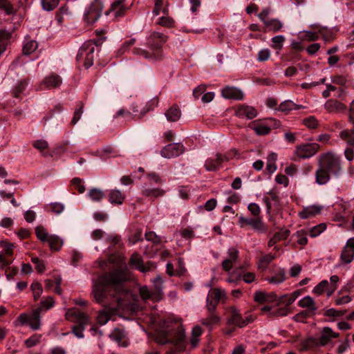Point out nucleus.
Segmentation results:
<instances>
[{
    "mask_svg": "<svg viewBox=\"0 0 354 354\" xmlns=\"http://www.w3.org/2000/svg\"><path fill=\"white\" fill-rule=\"evenodd\" d=\"M131 274L127 267L118 268L100 274L93 281L91 295L95 301L104 304L109 296L119 302L118 295L124 292V283L131 279Z\"/></svg>",
    "mask_w": 354,
    "mask_h": 354,
    "instance_id": "obj_1",
    "label": "nucleus"
},
{
    "mask_svg": "<svg viewBox=\"0 0 354 354\" xmlns=\"http://www.w3.org/2000/svg\"><path fill=\"white\" fill-rule=\"evenodd\" d=\"M318 165L322 166L330 173L335 175L338 174L342 169L340 157L331 152L321 154L319 158Z\"/></svg>",
    "mask_w": 354,
    "mask_h": 354,
    "instance_id": "obj_2",
    "label": "nucleus"
},
{
    "mask_svg": "<svg viewBox=\"0 0 354 354\" xmlns=\"http://www.w3.org/2000/svg\"><path fill=\"white\" fill-rule=\"evenodd\" d=\"M168 36L162 32H152L148 37L147 45L153 53L160 54V59L163 57L162 47L167 41Z\"/></svg>",
    "mask_w": 354,
    "mask_h": 354,
    "instance_id": "obj_3",
    "label": "nucleus"
},
{
    "mask_svg": "<svg viewBox=\"0 0 354 354\" xmlns=\"http://www.w3.org/2000/svg\"><path fill=\"white\" fill-rule=\"evenodd\" d=\"M129 265L143 273L151 271L156 268V264L152 261H149L144 263L142 257L138 252L132 254L129 260Z\"/></svg>",
    "mask_w": 354,
    "mask_h": 354,
    "instance_id": "obj_4",
    "label": "nucleus"
},
{
    "mask_svg": "<svg viewBox=\"0 0 354 354\" xmlns=\"http://www.w3.org/2000/svg\"><path fill=\"white\" fill-rule=\"evenodd\" d=\"M319 149L320 146L317 143H307L297 146L295 153L299 158L305 159L313 156Z\"/></svg>",
    "mask_w": 354,
    "mask_h": 354,
    "instance_id": "obj_5",
    "label": "nucleus"
},
{
    "mask_svg": "<svg viewBox=\"0 0 354 354\" xmlns=\"http://www.w3.org/2000/svg\"><path fill=\"white\" fill-rule=\"evenodd\" d=\"M65 317L67 320L76 323L77 325L86 326L89 323L88 315L75 308L68 309Z\"/></svg>",
    "mask_w": 354,
    "mask_h": 354,
    "instance_id": "obj_6",
    "label": "nucleus"
},
{
    "mask_svg": "<svg viewBox=\"0 0 354 354\" xmlns=\"http://www.w3.org/2000/svg\"><path fill=\"white\" fill-rule=\"evenodd\" d=\"M239 223L241 227L251 226L254 230L260 232H266L267 231V227L260 217L247 218L241 216L239 218Z\"/></svg>",
    "mask_w": 354,
    "mask_h": 354,
    "instance_id": "obj_7",
    "label": "nucleus"
},
{
    "mask_svg": "<svg viewBox=\"0 0 354 354\" xmlns=\"http://www.w3.org/2000/svg\"><path fill=\"white\" fill-rule=\"evenodd\" d=\"M185 147L181 143H170L164 147L160 151L163 158H172L183 154Z\"/></svg>",
    "mask_w": 354,
    "mask_h": 354,
    "instance_id": "obj_8",
    "label": "nucleus"
},
{
    "mask_svg": "<svg viewBox=\"0 0 354 354\" xmlns=\"http://www.w3.org/2000/svg\"><path fill=\"white\" fill-rule=\"evenodd\" d=\"M324 109L328 113H342L347 110V106L336 99H330L325 102Z\"/></svg>",
    "mask_w": 354,
    "mask_h": 354,
    "instance_id": "obj_9",
    "label": "nucleus"
},
{
    "mask_svg": "<svg viewBox=\"0 0 354 354\" xmlns=\"http://www.w3.org/2000/svg\"><path fill=\"white\" fill-rule=\"evenodd\" d=\"M228 312L230 313V316L227 319V324L228 325H234L239 328L244 327L243 317L235 306H230Z\"/></svg>",
    "mask_w": 354,
    "mask_h": 354,
    "instance_id": "obj_10",
    "label": "nucleus"
},
{
    "mask_svg": "<svg viewBox=\"0 0 354 354\" xmlns=\"http://www.w3.org/2000/svg\"><path fill=\"white\" fill-rule=\"evenodd\" d=\"M340 259L345 264L350 263L354 259V238L349 239L344 247Z\"/></svg>",
    "mask_w": 354,
    "mask_h": 354,
    "instance_id": "obj_11",
    "label": "nucleus"
},
{
    "mask_svg": "<svg viewBox=\"0 0 354 354\" xmlns=\"http://www.w3.org/2000/svg\"><path fill=\"white\" fill-rule=\"evenodd\" d=\"M102 8L98 3H93L84 15V19L88 24L95 23L101 16Z\"/></svg>",
    "mask_w": 354,
    "mask_h": 354,
    "instance_id": "obj_12",
    "label": "nucleus"
},
{
    "mask_svg": "<svg viewBox=\"0 0 354 354\" xmlns=\"http://www.w3.org/2000/svg\"><path fill=\"white\" fill-rule=\"evenodd\" d=\"M235 115L239 118H246L251 120L257 116V111L252 106L241 104L236 106Z\"/></svg>",
    "mask_w": 354,
    "mask_h": 354,
    "instance_id": "obj_13",
    "label": "nucleus"
},
{
    "mask_svg": "<svg viewBox=\"0 0 354 354\" xmlns=\"http://www.w3.org/2000/svg\"><path fill=\"white\" fill-rule=\"evenodd\" d=\"M221 94L226 99L241 100L243 98V92L234 86H227L221 91Z\"/></svg>",
    "mask_w": 354,
    "mask_h": 354,
    "instance_id": "obj_14",
    "label": "nucleus"
},
{
    "mask_svg": "<svg viewBox=\"0 0 354 354\" xmlns=\"http://www.w3.org/2000/svg\"><path fill=\"white\" fill-rule=\"evenodd\" d=\"M228 161V158L221 153H216L215 159L206 160L205 167L207 171H216L220 168L223 162Z\"/></svg>",
    "mask_w": 354,
    "mask_h": 354,
    "instance_id": "obj_15",
    "label": "nucleus"
},
{
    "mask_svg": "<svg viewBox=\"0 0 354 354\" xmlns=\"http://www.w3.org/2000/svg\"><path fill=\"white\" fill-rule=\"evenodd\" d=\"M277 299V295L274 292H265L263 291H257L254 295V300L259 304L272 303Z\"/></svg>",
    "mask_w": 354,
    "mask_h": 354,
    "instance_id": "obj_16",
    "label": "nucleus"
},
{
    "mask_svg": "<svg viewBox=\"0 0 354 354\" xmlns=\"http://www.w3.org/2000/svg\"><path fill=\"white\" fill-rule=\"evenodd\" d=\"M339 336L338 333H335L330 327L323 328L321 332V336L319 339L320 346H326L328 344L332 338H337Z\"/></svg>",
    "mask_w": 354,
    "mask_h": 354,
    "instance_id": "obj_17",
    "label": "nucleus"
},
{
    "mask_svg": "<svg viewBox=\"0 0 354 354\" xmlns=\"http://www.w3.org/2000/svg\"><path fill=\"white\" fill-rule=\"evenodd\" d=\"M117 312V308L106 307L103 310H100L97 320L99 324H106Z\"/></svg>",
    "mask_w": 354,
    "mask_h": 354,
    "instance_id": "obj_18",
    "label": "nucleus"
},
{
    "mask_svg": "<svg viewBox=\"0 0 354 354\" xmlns=\"http://www.w3.org/2000/svg\"><path fill=\"white\" fill-rule=\"evenodd\" d=\"M320 346L319 339L315 337H308L301 341L299 351L300 352L313 350Z\"/></svg>",
    "mask_w": 354,
    "mask_h": 354,
    "instance_id": "obj_19",
    "label": "nucleus"
},
{
    "mask_svg": "<svg viewBox=\"0 0 354 354\" xmlns=\"http://www.w3.org/2000/svg\"><path fill=\"white\" fill-rule=\"evenodd\" d=\"M330 178V172L322 166H319L315 172L316 183L319 185H325L329 181Z\"/></svg>",
    "mask_w": 354,
    "mask_h": 354,
    "instance_id": "obj_20",
    "label": "nucleus"
},
{
    "mask_svg": "<svg viewBox=\"0 0 354 354\" xmlns=\"http://www.w3.org/2000/svg\"><path fill=\"white\" fill-rule=\"evenodd\" d=\"M322 207L318 205H311L304 207L299 212V216L303 219H306L320 213Z\"/></svg>",
    "mask_w": 354,
    "mask_h": 354,
    "instance_id": "obj_21",
    "label": "nucleus"
},
{
    "mask_svg": "<svg viewBox=\"0 0 354 354\" xmlns=\"http://www.w3.org/2000/svg\"><path fill=\"white\" fill-rule=\"evenodd\" d=\"M127 8L122 0L114 1L111 6L110 12L113 13L115 17L124 16Z\"/></svg>",
    "mask_w": 354,
    "mask_h": 354,
    "instance_id": "obj_22",
    "label": "nucleus"
},
{
    "mask_svg": "<svg viewBox=\"0 0 354 354\" xmlns=\"http://www.w3.org/2000/svg\"><path fill=\"white\" fill-rule=\"evenodd\" d=\"M290 233V232L289 230H281V231L274 233L273 236L268 241V247H272L277 243L286 240L289 236Z\"/></svg>",
    "mask_w": 354,
    "mask_h": 354,
    "instance_id": "obj_23",
    "label": "nucleus"
},
{
    "mask_svg": "<svg viewBox=\"0 0 354 354\" xmlns=\"http://www.w3.org/2000/svg\"><path fill=\"white\" fill-rule=\"evenodd\" d=\"M201 324L207 327L209 330L215 325H218L221 322V317L216 313H209L207 317L202 319Z\"/></svg>",
    "mask_w": 354,
    "mask_h": 354,
    "instance_id": "obj_24",
    "label": "nucleus"
},
{
    "mask_svg": "<svg viewBox=\"0 0 354 354\" xmlns=\"http://www.w3.org/2000/svg\"><path fill=\"white\" fill-rule=\"evenodd\" d=\"M94 52V47L91 46V48L87 47L85 48L83 46L80 50V55H84L86 54V58L84 62V66L86 68H89L93 64V53Z\"/></svg>",
    "mask_w": 354,
    "mask_h": 354,
    "instance_id": "obj_25",
    "label": "nucleus"
},
{
    "mask_svg": "<svg viewBox=\"0 0 354 354\" xmlns=\"http://www.w3.org/2000/svg\"><path fill=\"white\" fill-rule=\"evenodd\" d=\"M264 25V32L272 31L273 32H276L279 31L283 27V24L277 19H268V21H265Z\"/></svg>",
    "mask_w": 354,
    "mask_h": 354,
    "instance_id": "obj_26",
    "label": "nucleus"
},
{
    "mask_svg": "<svg viewBox=\"0 0 354 354\" xmlns=\"http://www.w3.org/2000/svg\"><path fill=\"white\" fill-rule=\"evenodd\" d=\"M339 137L348 145L354 147V124L351 129H344L339 133Z\"/></svg>",
    "mask_w": 354,
    "mask_h": 354,
    "instance_id": "obj_27",
    "label": "nucleus"
},
{
    "mask_svg": "<svg viewBox=\"0 0 354 354\" xmlns=\"http://www.w3.org/2000/svg\"><path fill=\"white\" fill-rule=\"evenodd\" d=\"M181 112L177 105L171 106L166 112L165 116L169 122H176L180 118Z\"/></svg>",
    "mask_w": 354,
    "mask_h": 354,
    "instance_id": "obj_28",
    "label": "nucleus"
},
{
    "mask_svg": "<svg viewBox=\"0 0 354 354\" xmlns=\"http://www.w3.org/2000/svg\"><path fill=\"white\" fill-rule=\"evenodd\" d=\"M40 315V309H34L32 310L28 324L34 330H38L41 326Z\"/></svg>",
    "mask_w": 354,
    "mask_h": 354,
    "instance_id": "obj_29",
    "label": "nucleus"
},
{
    "mask_svg": "<svg viewBox=\"0 0 354 354\" xmlns=\"http://www.w3.org/2000/svg\"><path fill=\"white\" fill-rule=\"evenodd\" d=\"M133 52L135 55L142 56L145 59H155V60L160 59V54L153 53V52H152V51L149 52L145 49H142L140 48H133Z\"/></svg>",
    "mask_w": 354,
    "mask_h": 354,
    "instance_id": "obj_30",
    "label": "nucleus"
},
{
    "mask_svg": "<svg viewBox=\"0 0 354 354\" xmlns=\"http://www.w3.org/2000/svg\"><path fill=\"white\" fill-rule=\"evenodd\" d=\"M303 108L304 106L302 105H297L291 100H286L279 104L278 110L287 113L290 111L298 110Z\"/></svg>",
    "mask_w": 354,
    "mask_h": 354,
    "instance_id": "obj_31",
    "label": "nucleus"
},
{
    "mask_svg": "<svg viewBox=\"0 0 354 354\" xmlns=\"http://www.w3.org/2000/svg\"><path fill=\"white\" fill-rule=\"evenodd\" d=\"M125 195L119 190H112L109 193V201L112 204L121 205L124 201Z\"/></svg>",
    "mask_w": 354,
    "mask_h": 354,
    "instance_id": "obj_32",
    "label": "nucleus"
},
{
    "mask_svg": "<svg viewBox=\"0 0 354 354\" xmlns=\"http://www.w3.org/2000/svg\"><path fill=\"white\" fill-rule=\"evenodd\" d=\"M298 304L301 308H308L310 312H315L317 309L313 299L310 296H306L299 300Z\"/></svg>",
    "mask_w": 354,
    "mask_h": 354,
    "instance_id": "obj_33",
    "label": "nucleus"
},
{
    "mask_svg": "<svg viewBox=\"0 0 354 354\" xmlns=\"http://www.w3.org/2000/svg\"><path fill=\"white\" fill-rule=\"evenodd\" d=\"M126 257L124 254L116 252L109 254L108 257V261L115 266H120L124 263Z\"/></svg>",
    "mask_w": 354,
    "mask_h": 354,
    "instance_id": "obj_34",
    "label": "nucleus"
},
{
    "mask_svg": "<svg viewBox=\"0 0 354 354\" xmlns=\"http://www.w3.org/2000/svg\"><path fill=\"white\" fill-rule=\"evenodd\" d=\"M61 79L58 75H50L47 77L43 84L44 85L48 88H55L61 84Z\"/></svg>",
    "mask_w": 354,
    "mask_h": 354,
    "instance_id": "obj_35",
    "label": "nucleus"
},
{
    "mask_svg": "<svg viewBox=\"0 0 354 354\" xmlns=\"http://www.w3.org/2000/svg\"><path fill=\"white\" fill-rule=\"evenodd\" d=\"M286 279V272L283 269L278 270L275 274L271 277L267 278V281L270 283L279 284L284 281Z\"/></svg>",
    "mask_w": 354,
    "mask_h": 354,
    "instance_id": "obj_36",
    "label": "nucleus"
},
{
    "mask_svg": "<svg viewBox=\"0 0 354 354\" xmlns=\"http://www.w3.org/2000/svg\"><path fill=\"white\" fill-rule=\"evenodd\" d=\"M203 333V330L201 326H196L192 330V336L190 338V344L193 348L197 346L199 342V337Z\"/></svg>",
    "mask_w": 354,
    "mask_h": 354,
    "instance_id": "obj_37",
    "label": "nucleus"
},
{
    "mask_svg": "<svg viewBox=\"0 0 354 354\" xmlns=\"http://www.w3.org/2000/svg\"><path fill=\"white\" fill-rule=\"evenodd\" d=\"M165 190L160 188L146 189L142 191V195L151 198H157L165 194Z\"/></svg>",
    "mask_w": 354,
    "mask_h": 354,
    "instance_id": "obj_38",
    "label": "nucleus"
},
{
    "mask_svg": "<svg viewBox=\"0 0 354 354\" xmlns=\"http://www.w3.org/2000/svg\"><path fill=\"white\" fill-rule=\"evenodd\" d=\"M252 129L259 136H265L270 133L271 129L268 126L262 124H256L253 122L251 126Z\"/></svg>",
    "mask_w": 354,
    "mask_h": 354,
    "instance_id": "obj_39",
    "label": "nucleus"
},
{
    "mask_svg": "<svg viewBox=\"0 0 354 354\" xmlns=\"http://www.w3.org/2000/svg\"><path fill=\"white\" fill-rule=\"evenodd\" d=\"M46 241L48 243L50 249L55 251L59 250L62 245V239L56 235H50Z\"/></svg>",
    "mask_w": 354,
    "mask_h": 354,
    "instance_id": "obj_40",
    "label": "nucleus"
},
{
    "mask_svg": "<svg viewBox=\"0 0 354 354\" xmlns=\"http://www.w3.org/2000/svg\"><path fill=\"white\" fill-rule=\"evenodd\" d=\"M225 297V291L220 288H218L212 289L209 291L208 296H207V297H209V299H211L214 301H216L218 303H219L220 300Z\"/></svg>",
    "mask_w": 354,
    "mask_h": 354,
    "instance_id": "obj_41",
    "label": "nucleus"
},
{
    "mask_svg": "<svg viewBox=\"0 0 354 354\" xmlns=\"http://www.w3.org/2000/svg\"><path fill=\"white\" fill-rule=\"evenodd\" d=\"M275 259V256L271 254H266L261 257L258 262V268L265 270L272 260Z\"/></svg>",
    "mask_w": 354,
    "mask_h": 354,
    "instance_id": "obj_42",
    "label": "nucleus"
},
{
    "mask_svg": "<svg viewBox=\"0 0 354 354\" xmlns=\"http://www.w3.org/2000/svg\"><path fill=\"white\" fill-rule=\"evenodd\" d=\"M106 241L110 244V247L109 248V250H110L111 248H113L115 246L118 249H120L123 247V243L121 241V238L118 234L109 236L106 239Z\"/></svg>",
    "mask_w": 354,
    "mask_h": 354,
    "instance_id": "obj_43",
    "label": "nucleus"
},
{
    "mask_svg": "<svg viewBox=\"0 0 354 354\" xmlns=\"http://www.w3.org/2000/svg\"><path fill=\"white\" fill-rule=\"evenodd\" d=\"M164 1L163 0H154V8L153 9V14L155 16L160 15V10L165 15L168 14V8L167 7L163 8Z\"/></svg>",
    "mask_w": 354,
    "mask_h": 354,
    "instance_id": "obj_44",
    "label": "nucleus"
},
{
    "mask_svg": "<svg viewBox=\"0 0 354 354\" xmlns=\"http://www.w3.org/2000/svg\"><path fill=\"white\" fill-rule=\"evenodd\" d=\"M156 24L167 28H174L175 26L174 20L169 16L161 17Z\"/></svg>",
    "mask_w": 354,
    "mask_h": 354,
    "instance_id": "obj_45",
    "label": "nucleus"
},
{
    "mask_svg": "<svg viewBox=\"0 0 354 354\" xmlns=\"http://www.w3.org/2000/svg\"><path fill=\"white\" fill-rule=\"evenodd\" d=\"M30 289L32 292L34 301H37L43 292L41 284L39 282H34L31 284Z\"/></svg>",
    "mask_w": 354,
    "mask_h": 354,
    "instance_id": "obj_46",
    "label": "nucleus"
},
{
    "mask_svg": "<svg viewBox=\"0 0 354 354\" xmlns=\"http://www.w3.org/2000/svg\"><path fill=\"white\" fill-rule=\"evenodd\" d=\"M60 0H41V6L44 10L46 11H52L56 8Z\"/></svg>",
    "mask_w": 354,
    "mask_h": 354,
    "instance_id": "obj_47",
    "label": "nucleus"
},
{
    "mask_svg": "<svg viewBox=\"0 0 354 354\" xmlns=\"http://www.w3.org/2000/svg\"><path fill=\"white\" fill-rule=\"evenodd\" d=\"M55 301L52 297H47L40 302V305L36 309H40V313L43 310H47L54 306Z\"/></svg>",
    "mask_w": 354,
    "mask_h": 354,
    "instance_id": "obj_48",
    "label": "nucleus"
},
{
    "mask_svg": "<svg viewBox=\"0 0 354 354\" xmlns=\"http://www.w3.org/2000/svg\"><path fill=\"white\" fill-rule=\"evenodd\" d=\"M83 109L84 103L82 102H79L77 104V108L75 110L74 115L71 120L72 125L75 124L81 118V115L83 113Z\"/></svg>",
    "mask_w": 354,
    "mask_h": 354,
    "instance_id": "obj_49",
    "label": "nucleus"
},
{
    "mask_svg": "<svg viewBox=\"0 0 354 354\" xmlns=\"http://www.w3.org/2000/svg\"><path fill=\"white\" fill-rule=\"evenodd\" d=\"M35 234L40 241H46L50 236L46 231V230L41 225L37 226L35 228Z\"/></svg>",
    "mask_w": 354,
    "mask_h": 354,
    "instance_id": "obj_50",
    "label": "nucleus"
},
{
    "mask_svg": "<svg viewBox=\"0 0 354 354\" xmlns=\"http://www.w3.org/2000/svg\"><path fill=\"white\" fill-rule=\"evenodd\" d=\"M285 41V37L282 35H277L272 38V48L281 50L283 48V44Z\"/></svg>",
    "mask_w": 354,
    "mask_h": 354,
    "instance_id": "obj_51",
    "label": "nucleus"
},
{
    "mask_svg": "<svg viewBox=\"0 0 354 354\" xmlns=\"http://www.w3.org/2000/svg\"><path fill=\"white\" fill-rule=\"evenodd\" d=\"M90 198L95 201H100L104 197V194L99 189L93 188L89 191Z\"/></svg>",
    "mask_w": 354,
    "mask_h": 354,
    "instance_id": "obj_52",
    "label": "nucleus"
},
{
    "mask_svg": "<svg viewBox=\"0 0 354 354\" xmlns=\"http://www.w3.org/2000/svg\"><path fill=\"white\" fill-rule=\"evenodd\" d=\"M303 124L308 129H317L319 122L318 120L314 116H310L303 120Z\"/></svg>",
    "mask_w": 354,
    "mask_h": 354,
    "instance_id": "obj_53",
    "label": "nucleus"
},
{
    "mask_svg": "<svg viewBox=\"0 0 354 354\" xmlns=\"http://www.w3.org/2000/svg\"><path fill=\"white\" fill-rule=\"evenodd\" d=\"M41 337V335L35 334L32 335L30 338L25 341L26 346L27 348H31L35 346L40 342Z\"/></svg>",
    "mask_w": 354,
    "mask_h": 354,
    "instance_id": "obj_54",
    "label": "nucleus"
},
{
    "mask_svg": "<svg viewBox=\"0 0 354 354\" xmlns=\"http://www.w3.org/2000/svg\"><path fill=\"white\" fill-rule=\"evenodd\" d=\"M37 47V44L35 41H28L23 48V52L25 55H30L34 52Z\"/></svg>",
    "mask_w": 354,
    "mask_h": 354,
    "instance_id": "obj_55",
    "label": "nucleus"
},
{
    "mask_svg": "<svg viewBox=\"0 0 354 354\" xmlns=\"http://www.w3.org/2000/svg\"><path fill=\"white\" fill-rule=\"evenodd\" d=\"M0 247L3 248L6 255L12 256L13 254V248L15 247L13 243L1 241H0Z\"/></svg>",
    "mask_w": 354,
    "mask_h": 354,
    "instance_id": "obj_56",
    "label": "nucleus"
},
{
    "mask_svg": "<svg viewBox=\"0 0 354 354\" xmlns=\"http://www.w3.org/2000/svg\"><path fill=\"white\" fill-rule=\"evenodd\" d=\"M328 285L329 283L326 280L322 281L314 288L313 292L318 295H322L326 291Z\"/></svg>",
    "mask_w": 354,
    "mask_h": 354,
    "instance_id": "obj_57",
    "label": "nucleus"
},
{
    "mask_svg": "<svg viewBox=\"0 0 354 354\" xmlns=\"http://www.w3.org/2000/svg\"><path fill=\"white\" fill-rule=\"evenodd\" d=\"M288 315V310L286 308H277L275 310L270 312L268 315V317L270 319L286 316Z\"/></svg>",
    "mask_w": 354,
    "mask_h": 354,
    "instance_id": "obj_58",
    "label": "nucleus"
},
{
    "mask_svg": "<svg viewBox=\"0 0 354 354\" xmlns=\"http://www.w3.org/2000/svg\"><path fill=\"white\" fill-rule=\"evenodd\" d=\"M326 228V225L325 223H321L317 226H315L310 230V236L312 237H315L324 232Z\"/></svg>",
    "mask_w": 354,
    "mask_h": 354,
    "instance_id": "obj_59",
    "label": "nucleus"
},
{
    "mask_svg": "<svg viewBox=\"0 0 354 354\" xmlns=\"http://www.w3.org/2000/svg\"><path fill=\"white\" fill-rule=\"evenodd\" d=\"M26 86V81H21L14 88L12 91V95L15 97H19L20 94L24 91L25 87Z\"/></svg>",
    "mask_w": 354,
    "mask_h": 354,
    "instance_id": "obj_60",
    "label": "nucleus"
},
{
    "mask_svg": "<svg viewBox=\"0 0 354 354\" xmlns=\"http://www.w3.org/2000/svg\"><path fill=\"white\" fill-rule=\"evenodd\" d=\"M306 232L304 230L298 231L297 232V242L298 244L301 245V246H304L308 243V239L306 237Z\"/></svg>",
    "mask_w": 354,
    "mask_h": 354,
    "instance_id": "obj_61",
    "label": "nucleus"
},
{
    "mask_svg": "<svg viewBox=\"0 0 354 354\" xmlns=\"http://www.w3.org/2000/svg\"><path fill=\"white\" fill-rule=\"evenodd\" d=\"M32 146L35 149H37L39 150L41 152H42L44 149H48V144L47 141H46L45 140H37L33 142Z\"/></svg>",
    "mask_w": 354,
    "mask_h": 354,
    "instance_id": "obj_62",
    "label": "nucleus"
},
{
    "mask_svg": "<svg viewBox=\"0 0 354 354\" xmlns=\"http://www.w3.org/2000/svg\"><path fill=\"white\" fill-rule=\"evenodd\" d=\"M142 232L140 229H137L136 231L129 238V241L132 244L136 243L138 241H142Z\"/></svg>",
    "mask_w": 354,
    "mask_h": 354,
    "instance_id": "obj_63",
    "label": "nucleus"
},
{
    "mask_svg": "<svg viewBox=\"0 0 354 354\" xmlns=\"http://www.w3.org/2000/svg\"><path fill=\"white\" fill-rule=\"evenodd\" d=\"M145 239L151 241L153 243L158 245L160 243V238L158 236L153 232H148L145 233Z\"/></svg>",
    "mask_w": 354,
    "mask_h": 354,
    "instance_id": "obj_64",
    "label": "nucleus"
}]
</instances>
